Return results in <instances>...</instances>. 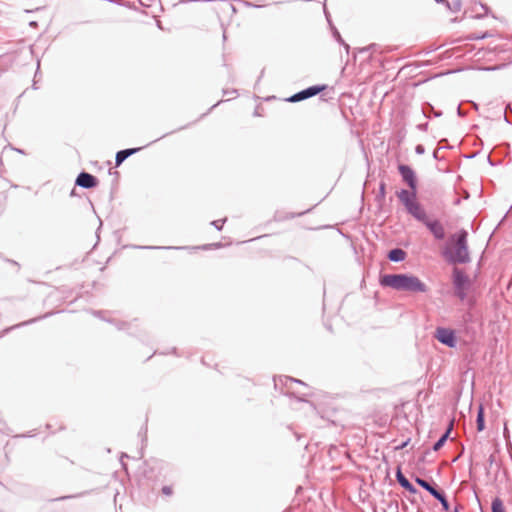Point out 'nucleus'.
Returning a JSON list of instances; mask_svg holds the SVG:
<instances>
[{
    "label": "nucleus",
    "mask_w": 512,
    "mask_h": 512,
    "mask_svg": "<svg viewBox=\"0 0 512 512\" xmlns=\"http://www.w3.org/2000/svg\"><path fill=\"white\" fill-rule=\"evenodd\" d=\"M380 284L398 291L425 293L428 286L417 276L411 274H385L380 277Z\"/></svg>",
    "instance_id": "obj_1"
},
{
    "label": "nucleus",
    "mask_w": 512,
    "mask_h": 512,
    "mask_svg": "<svg viewBox=\"0 0 512 512\" xmlns=\"http://www.w3.org/2000/svg\"><path fill=\"white\" fill-rule=\"evenodd\" d=\"M452 243V260L460 263L467 262L469 260L467 232L461 230L453 235Z\"/></svg>",
    "instance_id": "obj_2"
},
{
    "label": "nucleus",
    "mask_w": 512,
    "mask_h": 512,
    "mask_svg": "<svg viewBox=\"0 0 512 512\" xmlns=\"http://www.w3.org/2000/svg\"><path fill=\"white\" fill-rule=\"evenodd\" d=\"M327 88H328V86L325 85V84L311 86V87H308L305 90H302V91L294 94L293 96H291L288 99V101H290V102H299V101L305 100L307 98L313 97V96H315V95L325 91Z\"/></svg>",
    "instance_id": "obj_3"
},
{
    "label": "nucleus",
    "mask_w": 512,
    "mask_h": 512,
    "mask_svg": "<svg viewBox=\"0 0 512 512\" xmlns=\"http://www.w3.org/2000/svg\"><path fill=\"white\" fill-rule=\"evenodd\" d=\"M435 337L437 340L449 347L455 346V336L453 331L445 328H438Z\"/></svg>",
    "instance_id": "obj_4"
},
{
    "label": "nucleus",
    "mask_w": 512,
    "mask_h": 512,
    "mask_svg": "<svg viewBox=\"0 0 512 512\" xmlns=\"http://www.w3.org/2000/svg\"><path fill=\"white\" fill-rule=\"evenodd\" d=\"M398 169L403 177V180L407 182L412 190H416V177L413 170L407 165H400Z\"/></svg>",
    "instance_id": "obj_5"
},
{
    "label": "nucleus",
    "mask_w": 512,
    "mask_h": 512,
    "mask_svg": "<svg viewBox=\"0 0 512 512\" xmlns=\"http://www.w3.org/2000/svg\"><path fill=\"white\" fill-rule=\"evenodd\" d=\"M406 209L413 217H415L417 220L423 223L428 219L425 210L416 200L412 204H410Z\"/></svg>",
    "instance_id": "obj_6"
},
{
    "label": "nucleus",
    "mask_w": 512,
    "mask_h": 512,
    "mask_svg": "<svg viewBox=\"0 0 512 512\" xmlns=\"http://www.w3.org/2000/svg\"><path fill=\"white\" fill-rule=\"evenodd\" d=\"M76 184L84 188H92L97 185V180L93 175L82 172L77 177Z\"/></svg>",
    "instance_id": "obj_7"
},
{
    "label": "nucleus",
    "mask_w": 512,
    "mask_h": 512,
    "mask_svg": "<svg viewBox=\"0 0 512 512\" xmlns=\"http://www.w3.org/2000/svg\"><path fill=\"white\" fill-rule=\"evenodd\" d=\"M424 224L427 226V228L431 231V233L437 238V239H443L444 238V228L441 225V223L437 220H430L429 218L424 222Z\"/></svg>",
    "instance_id": "obj_8"
},
{
    "label": "nucleus",
    "mask_w": 512,
    "mask_h": 512,
    "mask_svg": "<svg viewBox=\"0 0 512 512\" xmlns=\"http://www.w3.org/2000/svg\"><path fill=\"white\" fill-rule=\"evenodd\" d=\"M396 480L399 483V485L407 490L408 492L415 494L417 493V489L411 484V482L405 477V475L402 473L401 468L398 467L396 471Z\"/></svg>",
    "instance_id": "obj_9"
},
{
    "label": "nucleus",
    "mask_w": 512,
    "mask_h": 512,
    "mask_svg": "<svg viewBox=\"0 0 512 512\" xmlns=\"http://www.w3.org/2000/svg\"><path fill=\"white\" fill-rule=\"evenodd\" d=\"M455 422V418H451V421L449 422V425L446 429V431L441 435V437L434 443L432 449L433 451H439L444 444L446 443L447 439L449 438L451 431L453 429V425Z\"/></svg>",
    "instance_id": "obj_10"
},
{
    "label": "nucleus",
    "mask_w": 512,
    "mask_h": 512,
    "mask_svg": "<svg viewBox=\"0 0 512 512\" xmlns=\"http://www.w3.org/2000/svg\"><path fill=\"white\" fill-rule=\"evenodd\" d=\"M398 197L400 201L405 205L407 208L410 204H412L416 200L415 190L407 191V190H401L398 193Z\"/></svg>",
    "instance_id": "obj_11"
},
{
    "label": "nucleus",
    "mask_w": 512,
    "mask_h": 512,
    "mask_svg": "<svg viewBox=\"0 0 512 512\" xmlns=\"http://www.w3.org/2000/svg\"><path fill=\"white\" fill-rule=\"evenodd\" d=\"M139 150H141V148L125 149V150H121V151L117 152L116 158H115L116 166L117 167L120 166L126 158L135 154Z\"/></svg>",
    "instance_id": "obj_12"
},
{
    "label": "nucleus",
    "mask_w": 512,
    "mask_h": 512,
    "mask_svg": "<svg viewBox=\"0 0 512 512\" xmlns=\"http://www.w3.org/2000/svg\"><path fill=\"white\" fill-rule=\"evenodd\" d=\"M454 284L459 288V289H464L465 288V285L467 283V277L466 275L458 270V269H455L454 270Z\"/></svg>",
    "instance_id": "obj_13"
},
{
    "label": "nucleus",
    "mask_w": 512,
    "mask_h": 512,
    "mask_svg": "<svg viewBox=\"0 0 512 512\" xmlns=\"http://www.w3.org/2000/svg\"><path fill=\"white\" fill-rule=\"evenodd\" d=\"M138 436L141 439V450L139 451V459L143 457V448L147 442V421H145L144 425L140 428L138 432Z\"/></svg>",
    "instance_id": "obj_14"
},
{
    "label": "nucleus",
    "mask_w": 512,
    "mask_h": 512,
    "mask_svg": "<svg viewBox=\"0 0 512 512\" xmlns=\"http://www.w3.org/2000/svg\"><path fill=\"white\" fill-rule=\"evenodd\" d=\"M405 256L406 253L402 249H393L388 254V258L394 262L403 261Z\"/></svg>",
    "instance_id": "obj_15"
},
{
    "label": "nucleus",
    "mask_w": 512,
    "mask_h": 512,
    "mask_svg": "<svg viewBox=\"0 0 512 512\" xmlns=\"http://www.w3.org/2000/svg\"><path fill=\"white\" fill-rule=\"evenodd\" d=\"M293 384V383H296V384H301V381L299 380H296V379H293L291 377H287V376H276L274 377V384H275V387H277L279 384L283 385H287V384Z\"/></svg>",
    "instance_id": "obj_16"
},
{
    "label": "nucleus",
    "mask_w": 512,
    "mask_h": 512,
    "mask_svg": "<svg viewBox=\"0 0 512 512\" xmlns=\"http://www.w3.org/2000/svg\"><path fill=\"white\" fill-rule=\"evenodd\" d=\"M492 512H506L503 501L499 497H495L491 503Z\"/></svg>",
    "instance_id": "obj_17"
},
{
    "label": "nucleus",
    "mask_w": 512,
    "mask_h": 512,
    "mask_svg": "<svg viewBox=\"0 0 512 512\" xmlns=\"http://www.w3.org/2000/svg\"><path fill=\"white\" fill-rule=\"evenodd\" d=\"M415 482H416L420 487H422L423 489H425L427 492H429V491L433 488V485H431L428 481H426V480H425V479H423V478L416 477V478H415Z\"/></svg>",
    "instance_id": "obj_18"
},
{
    "label": "nucleus",
    "mask_w": 512,
    "mask_h": 512,
    "mask_svg": "<svg viewBox=\"0 0 512 512\" xmlns=\"http://www.w3.org/2000/svg\"><path fill=\"white\" fill-rule=\"evenodd\" d=\"M437 500L440 502L441 506H442V509L444 511H449L450 510V504L447 500V497L445 495V493H442L441 496H439L437 498Z\"/></svg>",
    "instance_id": "obj_19"
},
{
    "label": "nucleus",
    "mask_w": 512,
    "mask_h": 512,
    "mask_svg": "<svg viewBox=\"0 0 512 512\" xmlns=\"http://www.w3.org/2000/svg\"><path fill=\"white\" fill-rule=\"evenodd\" d=\"M89 493H90V491H83V492H80V493H77L74 495L62 496V497L57 498L56 500L61 501V500H66V499L79 498V497H83Z\"/></svg>",
    "instance_id": "obj_20"
},
{
    "label": "nucleus",
    "mask_w": 512,
    "mask_h": 512,
    "mask_svg": "<svg viewBox=\"0 0 512 512\" xmlns=\"http://www.w3.org/2000/svg\"><path fill=\"white\" fill-rule=\"evenodd\" d=\"M485 419L486 418H476L477 431L481 432L485 429Z\"/></svg>",
    "instance_id": "obj_21"
},
{
    "label": "nucleus",
    "mask_w": 512,
    "mask_h": 512,
    "mask_svg": "<svg viewBox=\"0 0 512 512\" xmlns=\"http://www.w3.org/2000/svg\"><path fill=\"white\" fill-rule=\"evenodd\" d=\"M161 492L165 496H171L173 494V489L171 486H163Z\"/></svg>",
    "instance_id": "obj_22"
},
{
    "label": "nucleus",
    "mask_w": 512,
    "mask_h": 512,
    "mask_svg": "<svg viewBox=\"0 0 512 512\" xmlns=\"http://www.w3.org/2000/svg\"><path fill=\"white\" fill-rule=\"evenodd\" d=\"M429 493L431 496H433L435 499H437L444 492L438 490L436 487L433 486V488L429 491Z\"/></svg>",
    "instance_id": "obj_23"
},
{
    "label": "nucleus",
    "mask_w": 512,
    "mask_h": 512,
    "mask_svg": "<svg viewBox=\"0 0 512 512\" xmlns=\"http://www.w3.org/2000/svg\"><path fill=\"white\" fill-rule=\"evenodd\" d=\"M410 443V438L406 439L405 441H403L402 443H400L399 445L395 446V450L396 451H399V450H402L404 448H406L408 446V444Z\"/></svg>",
    "instance_id": "obj_24"
},
{
    "label": "nucleus",
    "mask_w": 512,
    "mask_h": 512,
    "mask_svg": "<svg viewBox=\"0 0 512 512\" xmlns=\"http://www.w3.org/2000/svg\"><path fill=\"white\" fill-rule=\"evenodd\" d=\"M225 39H226L225 33H224V31H222V32L220 33V38H219V42H220L221 49H223V48H224V42H225Z\"/></svg>",
    "instance_id": "obj_25"
},
{
    "label": "nucleus",
    "mask_w": 512,
    "mask_h": 512,
    "mask_svg": "<svg viewBox=\"0 0 512 512\" xmlns=\"http://www.w3.org/2000/svg\"><path fill=\"white\" fill-rule=\"evenodd\" d=\"M128 457H129V456H128L126 453H122V454H121L120 461H121V464H122L123 468H125V467H126V465H125V464H124V462H123V459H124V458H128Z\"/></svg>",
    "instance_id": "obj_26"
},
{
    "label": "nucleus",
    "mask_w": 512,
    "mask_h": 512,
    "mask_svg": "<svg viewBox=\"0 0 512 512\" xmlns=\"http://www.w3.org/2000/svg\"><path fill=\"white\" fill-rule=\"evenodd\" d=\"M384 190H385V184H383V183H382V184H381V187H380V192H381L382 194H384Z\"/></svg>",
    "instance_id": "obj_27"
},
{
    "label": "nucleus",
    "mask_w": 512,
    "mask_h": 512,
    "mask_svg": "<svg viewBox=\"0 0 512 512\" xmlns=\"http://www.w3.org/2000/svg\"><path fill=\"white\" fill-rule=\"evenodd\" d=\"M482 414H483V409H482V407H480V409H479V412H478V415H477V416H478V417H481V416H482Z\"/></svg>",
    "instance_id": "obj_28"
},
{
    "label": "nucleus",
    "mask_w": 512,
    "mask_h": 512,
    "mask_svg": "<svg viewBox=\"0 0 512 512\" xmlns=\"http://www.w3.org/2000/svg\"><path fill=\"white\" fill-rule=\"evenodd\" d=\"M289 217H294V215L293 214H289V216L288 215L287 216H283V217H281V219H287Z\"/></svg>",
    "instance_id": "obj_29"
},
{
    "label": "nucleus",
    "mask_w": 512,
    "mask_h": 512,
    "mask_svg": "<svg viewBox=\"0 0 512 512\" xmlns=\"http://www.w3.org/2000/svg\"><path fill=\"white\" fill-rule=\"evenodd\" d=\"M460 507H461L460 505H459V506H456V507L454 508L453 512H460V511H459Z\"/></svg>",
    "instance_id": "obj_30"
},
{
    "label": "nucleus",
    "mask_w": 512,
    "mask_h": 512,
    "mask_svg": "<svg viewBox=\"0 0 512 512\" xmlns=\"http://www.w3.org/2000/svg\"><path fill=\"white\" fill-rule=\"evenodd\" d=\"M21 436H26V435H25V434H22ZM28 436H29V437H32V436H34V434H29Z\"/></svg>",
    "instance_id": "obj_31"
}]
</instances>
